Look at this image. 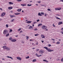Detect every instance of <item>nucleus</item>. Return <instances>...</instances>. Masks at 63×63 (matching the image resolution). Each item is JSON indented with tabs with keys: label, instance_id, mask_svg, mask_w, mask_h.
<instances>
[{
	"label": "nucleus",
	"instance_id": "obj_45",
	"mask_svg": "<svg viewBox=\"0 0 63 63\" xmlns=\"http://www.w3.org/2000/svg\"><path fill=\"white\" fill-rule=\"evenodd\" d=\"M14 20H15V19H13L11 20V21L12 22H13L14 21Z\"/></svg>",
	"mask_w": 63,
	"mask_h": 63
},
{
	"label": "nucleus",
	"instance_id": "obj_25",
	"mask_svg": "<svg viewBox=\"0 0 63 63\" xmlns=\"http://www.w3.org/2000/svg\"><path fill=\"white\" fill-rule=\"evenodd\" d=\"M16 39H14V40H12L11 41L12 42H16Z\"/></svg>",
	"mask_w": 63,
	"mask_h": 63
},
{
	"label": "nucleus",
	"instance_id": "obj_28",
	"mask_svg": "<svg viewBox=\"0 0 63 63\" xmlns=\"http://www.w3.org/2000/svg\"><path fill=\"white\" fill-rule=\"evenodd\" d=\"M9 36V33H8L7 34H6V37H8Z\"/></svg>",
	"mask_w": 63,
	"mask_h": 63
},
{
	"label": "nucleus",
	"instance_id": "obj_41",
	"mask_svg": "<svg viewBox=\"0 0 63 63\" xmlns=\"http://www.w3.org/2000/svg\"><path fill=\"white\" fill-rule=\"evenodd\" d=\"M21 5L22 6H25V5H24V4H21Z\"/></svg>",
	"mask_w": 63,
	"mask_h": 63
},
{
	"label": "nucleus",
	"instance_id": "obj_36",
	"mask_svg": "<svg viewBox=\"0 0 63 63\" xmlns=\"http://www.w3.org/2000/svg\"><path fill=\"white\" fill-rule=\"evenodd\" d=\"M21 28L19 29L18 30V31H19L20 30H21Z\"/></svg>",
	"mask_w": 63,
	"mask_h": 63
},
{
	"label": "nucleus",
	"instance_id": "obj_5",
	"mask_svg": "<svg viewBox=\"0 0 63 63\" xmlns=\"http://www.w3.org/2000/svg\"><path fill=\"white\" fill-rule=\"evenodd\" d=\"M2 47L4 49H6L7 47L6 46H4Z\"/></svg>",
	"mask_w": 63,
	"mask_h": 63
},
{
	"label": "nucleus",
	"instance_id": "obj_22",
	"mask_svg": "<svg viewBox=\"0 0 63 63\" xmlns=\"http://www.w3.org/2000/svg\"><path fill=\"white\" fill-rule=\"evenodd\" d=\"M12 37H10L9 38V40H10V41H11V40H12Z\"/></svg>",
	"mask_w": 63,
	"mask_h": 63
},
{
	"label": "nucleus",
	"instance_id": "obj_44",
	"mask_svg": "<svg viewBox=\"0 0 63 63\" xmlns=\"http://www.w3.org/2000/svg\"><path fill=\"white\" fill-rule=\"evenodd\" d=\"M39 50V49H37L36 50V51H38Z\"/></svg>",
	"mask_w": 63,
	"mask_h": 63
},
{
	"label": "nucleus",
	"instance_id": "obj_16",
	"mask_svg": "<svg viewBox=\"0 0 63 63\" xmlns=\"http://www.w3.org/2000/svg\"><path fill=\"white\" fill-rule=\"evenodd\" d=\"M32 22V21H28V22H27V23H31Z\"/></svg>",
	"mask_w": 63,
	"mask_h": 63
},
{
	"label": "nucleus",
	"instance_id": "obj_18",
	"mask_svg": "<svg viewBox=\"0 0 63 63\" xmlns=\"http://www.w3.org/2000/svg\"><path fill=\"white\" fill-rule=\"evenodd\" d=\"M36 61L37 60L36 59H35L32 60V62H35V61Z\"/></svg>",
	"mask_w": 63,
	"mask_h": 63
},
{
	"label": "nucleus",
	"instance_id": "obj_40",
	"mask_svg": "<svg viewBox=\"0 0 63 63\" xmlns=\"http://www.w3.org/2000/svg\"><path fill=\"white\" fill-rule=\"evenodd\" d=\"M51 51H53V50H50V52H51Z\"/></svg>",
	"mask_w": 63,
	"mask_h": 63
},
{
	"label": "nucleus",
	"instance_id": "obj_27",
	"mask_svg": "<svg viewBox=\"0 0 63 63\" xmlns=\"http://www.w3.org/2000/svg\"><path fill=\"white\" fill-rule=\"evenodd\" d=\"M60 44V42H57V43L56 44Z\"/></svg>",
	"mask_w": 63,
	"mask_h": 63
},
{
	"label": "nucleus",
	"instance_id": "obj_60",
	"mask_svg": "<svg viewBox=\"0 0 63 63\" xmlns=\"http://www.w3.org/2000/svg\"><path fill=\"white\" fill-rule=\"evenodd\" d=\"M46 62H47H47H48V61H46Z\"/></svg>",
	"mask_w": 63,
	"mask_h": 63
},
{
	"label": "nucleus",
	"instance_id": "obj_26",
	"mask_svg": "<svg viewBox=\"0 0 63 63\" xmlns=\"http://www.w3.org/2000/svg\"><path fill=\"white\" fill-rule=\"evenodd\" d=\"M42 25V24H39L38 25V26H41V25Z\"/></svg>",
	"mask_w": 63,
	"mask_h": 63
},
{
	"label": "nucleus",
	"instance_id": "obj_21",
	"mask_svg": "<svg viewBox=\"0 0 63 63\" xmlns=\"http://www.w3.org/2000/svg\"><path fill=\"white\" fill-rule=\"evenodd\" d=\"M32 26H30L29 27V29H30L31 28H32Z\"/></svg>",
	"mask_w": 63,
	"mask_h": 63
},
{
	"label": "nucleus",
	"instance_id": "obj_61",
	"mask_svg": "<svg viewBox=\"0 0 63 63\" xmlns=\"http://www.w3.org/2000/svg\"><path fill=\"white\" fill-rule=\"evenodd\" d=\"M36 45H38V42H37L36 43Z\"/></svg>",
	"mask_w": 63,
	"mask_h": 63
},
{
	"label": "nucleus",
	"instance_id": "obj_58",
	"mask_svg": "<svg viewBox=\"0 0 63 63\" xmlns=\"http://www.w3.org/2000/svg\"><path fill=\"white\" fill-rule=\"evenodd\" d=\"M41 6H45V7H46V6H44V5H41Z\"/></svg>",
	"mask_w": 63,
	"mask_h": 63
},
{
	"label": "nucleus",
	"instance_id": "obj_19",
	"mask_svg": "<svg viewBox=\"0 0 63 63\" xmlns=\"http://www.w3.org/2000/svg\"><path fill=\"white\" fill-rule=\"evenodd\" d=\"M38 35H39V34H38V33L35 34L34 35L35 36H38Z\"/></svg>",
	"mask_w": 63,
	"mask_h": 63
},
{
	"label": "nucleus",
	"instance_id": "obj_9",
	"mask_svg": "<svg viewBox=\"0 0 63 63\" xmlns=\"http://www.w3.org/2000/svg\"><path fill=\"white\" fill-rule=\"evenodd\" d=\"M13 9V7H8V9L9 10H11Z\"/></svg>",
	"mask_w": 63,
	"mask_h": 63
},
{
	"label": "nucleus",
	"instance_id": "obj_48",
	"mask_svg": "<svg viewBox=\"0 0 63 63\" xmlns=\"http://www.w3.org/2000/svg\"><path fill=\"white\" fill-rule=\"evenodd\" d=\"M48 46H49V47H50V46H51V45L50 44H48Z\"/></svg>",
	"mask_w": 63,
	"mask_h": 63
},
{
	"label": "nucleus",
	"instance_id": "obj_8",
	"mask_svg": "<svg viewBox=\"0 0 63 63\" xmlns=\"http://www.w3.org/2000/svg\"><path fill=\"white\" fill-rule=\"evenodd\" d=\"M41 37L42 38H45V37L44 36V35L42 34L41 35Z\"/></svg>",
	"mask_w": 63,
	"mask_h": 63
},
{
	"label": "nucleus",
	"instance_id": "obj_43",
	"mask_svg": "<svg viewBox=\"0 0 63 63\" xmlns=\"http://www.w3.org/2000/svg\"><path fill=\"white\" fill-rule=\"evenodd\" d=\"M47 10H48V11H50V9H47Z\"/></svg>",
	"mask_w": 63,
	"mask_h": 63
},
{
	"label": "nucleus",
	"instance_id": "obj_32",
	"mask_svg": "<svg viewBox=\"0 0 63 63\" xmlns=\"http://www.w3.org/2000/svg\"><path fill=\"white\" fill-rule=\"evenodd\" d=\"M37 30L38 29H37V28L35 29H34V31H37Z\"/></svg>",
	"mask_w": 63,
	"mask_h": 63
},
{
	"label": "nucleus",
	"instance_id": "obj_7",
	"mask_svg": "<svg viewBox=\"0 0 63 63\" xmlns=\"http://www.w3.org/2000/svg\"><path fill=\"white\" fill-rule=\"evenodd\" d=\"M6 50H7L8 51H10V48H9V47H7V48H6Z\"/></svg>",
	"mask_w": 63,
	"mask_h": 63
},
{
	"label": "nucleus",
	"instance_id": "obj_29",
	"mask_svg": "<svg viewBox=\"0 0 63 63\" xmlns=\"http://www.w3.org/2000/svg\"><path fill=\"white\" fill-rule=\"evenodd\" d=\"M26 37H27V40H28V39H29V37L28 36H26Z\"/></svg>",
	"mask_w": 63,
	"mask_h": 63
},
{
	"label": "nucleus",
	"instance_id": "obj_42",
	"mask_svg": "<svg viewBox=\"0 0 63 63\" xmlns=\"http://www.w3.org/2000/svg\"><path fill=\"white\" fill-rule=\"evenodd\" d=\"M57 61H59V60H60L59 59H57Z\"/></svg>",
	"mask_w": 63,
	"mask_h": 63
},
{
	"label": "nucleus",
	"instance_id": "obj_20",
	"mask_svg": "<svg viewBox=\"0 0 63 63\" xmlns=\"http://www.w3.org/2000/svg\"><path fill=\"white\" fill-rule=\"evenodd\" d=\"M38 15L39 16H42V15L40 14V13H38Z\"/></svg>",
	"mask_w": 63,
	"mask_h": 63
},
{
	"label": "nucleus",
	"instance_id": "obj_3",
	"mask_svg": "<svg viewBox=\"0 0 63 63\" xmlns=\"http://www.w3.org/2000/svg\"><path fill=\"white\" fill-rule=\"evenodd\" d=\"M40 53H41V54H42L43 53H44V51L43 50H40V51H39Z\"/></svg>",
	"mask_w": 63,
	"mask_h": 63
},
{
	"label": "nucleus",
	"instance_id": "obj_11",
	"mask_svg": "<svg viewBox=\"0 0 63 63\" xmlns=\"http://www.w3.org/2000/svg\"><path fill=\"white\" fill-rule=\"evenodd\" d=\"M15 15H20V13H15Z\"/></svg>",
	"mask_w": 63,
	"mask_h": 63
},
{
	"label": "nucleus",
	"instance_id": "obj_2",
	"mask_svg": "<svg viewBox=\"0 0 63 63\" xmlns=\"http://www.w3.org/2000/svg\"><path fill=\"white\" fill-rule=\"evenodd\" d=\"M42 28L43 29H47V26H46L43 25L42 26Z\"/></svg>",
	"mask_w": 63,
	"mask_h": 63
},
{
	"label": "nucleus",
	"instance_id": "obj_13",
	"mask_svg": "<svg viewBox=\"0 0 63 63\" xmlns=\"http://www.w3.org/2000/svg\"><path fill=\"white\" fill-rule=\"evenodd\" d=\"M21 11V9H19L17 10V11L19 12H20Z\"/></svg>",
	"mask_w": 63,
	"mask_h": 63
},
{
	"label": "nucleus",
	"instance_id": "obj_34",
	"mask_svg": "<svg viewBox=\"0 0 63 63\" xmlns=\"http://www.w3.org/2000/svg\"><path fill=\"white\" fill-rule=\"evenodd\" d=\"M40 14H42L43 15H44L45 14V13H44V12H41Z\"/></svg>",
	"mask_w": 63,
	"mask_h": 63
},
{
	"label": "nucleus",
	"instance_id": "obj_33",
	"mask_svg": "<svg viewBox=\"0 0 63 63\" xmlns=\"http://www.w3.org/2000/svg\"><path fill=\"white\" fill-rule=\"evenodd\" d=\"M61 9V8H58V10L59 11H60V10Z\"/></svg>",
	"mask_w": 63,
	"mask_h": 63
},
{
	"label": "nucleus",
	"instance_id": "obj_56",
	"mask_svg": "<svg viewBox=\"0 0 63 63\" xmlns=\"http://www.w3.org/2000/svg\"><path fill=\"white\" fill-rule=\"evenodd\" d=\"M42 43H44V41H41Z\"/></svg>",
	"mask_w": 63,
	"mask_h": 63
},
{
	"label": "nucleus",
	"instance_id": "obj_14",
	"mask_svg": "<svg viewBox=\"0 0 63 63\" xmlns=\"http://www.w3.org/2000/svg\"><path fill=\"white\" fill-rule=\"evenodd\" d=\"M62 22H60L58 23V25H60V24H62Z\"/></svg>",
	"mask_w": 63,
	"mask_h": 63
},
{
	"label": "nucleus",
	"instance_id": "obj_55",
	"mask_svg": "<svg viewBox=\"0 0 63 63\" xmlns=\"http://www.w3.org/2000/svg\"><path fill=\"white\" fill-rule=\"evenodd\" d=\"M43 61H45V62H46V60H43Z\"/></svg>",
	"mask_w": 63,
	"mask_h": 63
},
{
	"label": "nucleus",
	"instance_id": "obj_52",
	"mask_svg": "<svg viewBox=\"0 0 63 63\" xmlns=\"http://www.w3.org/2000/svg\"><path fill=\"white\" fill-rule=\"evenodd\" d=\"M51 40H52V41H55V39H53L52 38L51 39Z\"/></svg>",
	"mask_w": 63,
	"mask_h": 63
},
{
	"label": "nucleus",
	"instance_id": "obj_39",
	"mask_svg": "<svg viewBox=\"0 0 63 63\" xmlns=\"http://www.w3.org/2000/svg\"><path fill=\"white\" fill-rule=\"evenodd\" d=\"M56 18L57 19H61L58 17H56Z\"/></svg>",
	"mask_w": 63,
	"mask_h": 63
},
{
	"label": "nucleus",
	"instance_id": "obj_54",
	"mask_svg": "<svg viewBox=\"0 0 63 63\" xmlns=\"http://www.w3.org/2000/svg\"><path fill=\"white\" fill-rule=\"evenodd\" d=\"M53 27H55V25H54V24H53Z\"/></svg>",
	"mask_w": 63,
	"mask_h": 63
},
{
	"label": "nucleus",
	"instance_id": "obj_46",
	"mask_svg": "<svg viewBox=\"0 0 63 63\" xmlns=\"http://www.w3.org/2000/svg\"><path fill=\"white\" fill-rule=\"evenodd\" d=\"M61 61H62V62H63V58H62L61 59Z\"/></svg>",
	"mask_w": 63,
	"mask_h": 63
},
{
	"label": "nucleus",
	"instance_id": "obj_47",
	"mask_svg": "<svg viewBox=\"0 0 63 63\" xmlns=\"http://www.w3.org/2000/svg\"><path fill=\"white\" fill-rule=\"evenodd\" d=\"M36 23H37L36 22H33V24H35Z\"/></svg>",
	"mask_w": 63,
	"mask_h": 63
},
{
	"label": "nucleus",
	"instance_id": "obj_1",
	"mask_svg": "<svg viewBox=\"0 0 63 63\" xmlns=\"http://www.w3.org/2000/svg\"><path fill=\"white\" fill-rule=\"evenodd\" d=\"M8 32V31L7 30H5L3 32V33L4 35H6V34H7Z\"/></svg>",
	"mask_w": 63,
	"mask_h": 63
},
{
	"label": "nucleus",
	"instance_id": "obj_15",
	"mask_svg": "<svg viewBox=\"0 0 63 63\" xmlns=\"http://www.w3.org/2000/svg\"><path fill=\"white\" fill-rule=\"evenodd\" d=\"M35 55L37 57H39L40 56L39 55H38L37 53H36Z\"/></svg>",
	"mask_w": 63,
	"mask_h": 63
},
{
	"label": "nucleus",
	"instance_id": "obj_4",
	"mask_svg": "<svg viewBox=\"0 0 63 63\" xmlns=\"http://www.w3.org/2000/svg\"><path fill=\"white\" fill-rule=\"evenodd\" d=\"M5 15H6V13L3 12L1 16H5Z\"/></svg>",
	"mask_w": 63,
	"mask_h": 63
},
{
	"label": "nucleus",
	"instance_id": "obj_24",
	"mask_svg": "<svg viewBox=\"0 0 63 63\" xmlns=\"http://www.w3.org/2000/svg\"><path fill=\"white\" fill-rule=\"evenodd\" d=\"M55 10L56 11L58 10V8H55Z\"/></svg>",
	"mask_w": 63,
	"mask_h": 63
},
{
	"label": "nucleus",
	"instance_id": "obj_31",
	"mask_svg": "<svg viewBox=\"0 0 63 63\" xmlns=\"http://www.w3.org/2000/svg\"><path fill=\"white\" fill-rule=\"evenodd\" d=\"M27 5L28 6H32V4H28Z\"/></svg>",
	"mask_w": 63,
	"mask_h": 63
},
{
	"label": "nucleus",
	"instance_id": "obj_6",
	"mask_svg": "<svg viewBox=\"0 0 63 63\" xmlns=\"http://www.w3.org/2000/svg\"><path fill=\"white\" fill-rule=\"evenodd\" d=\"M16 58L18 60H21V58L19 57H17Z\"/></svg>",
	"mask_w": 63,
	"mask_h": 63
},
{
	"label": "nucleus",
	"instance_id": "obj_49",
	"mask_svg": "<svg viewBox=\"0 0 63 63\" xmlns=\"http://www.w3.org/2000/svg\"><path fill=\"white\" fill-rule=\"evenodd\" d=\"M21 1H22V0H18V2H20Z\"/></svg>",
	"mask_w": 63,
	"mask_h": 63
},
{
	"label": "nucleus",
	"instance_id": "obj_17",
	"mask_svg": "<svg viewBox=\"0 0 63 63\" xmlns=\"http://www.w3.org/2000/svg\"><path fill=\"white\" fill-rule=\"evenodd\" d=\"M9 4L10 5H11V4H12V5H13L14 4V3L11 2H9Z\"/></svg>",
	"mask_w": 63,
	"mask_h": 63
},
{
	"label": "nucleus",
	"instance_id": "obj_53",
	"mask_svg": "<svg viewBox=\"0 0 63 63\" xmlns=\"http://www.w3.org/2000/svg\"><path fill=\"white\" fill-rule=\"evenodd\" d=\"M38 3H41V1H38Z\"/></svg>",
	"mask_w": 63,
	"mask_h": 63
},
{
	"label": "nucleus",
	"instance_id": "obj_10",
	"mask_svg": "<svg viewBox=\"0 0 63 63\" xmlns=\"http://www.w3.org/2000/svg\"><path fill=\"white\" fill-rule=\"evenodd\" d=\"M10 17H11V18H12V17H15V15H10Z\"/></svg>",
	"mask_w": 63,
	"mask_h": 63
},
{
	"label": "nucleus",
	"instance_id": "obj_62",
	"mask_svg": "<svg viewBox=\"0 0 63 63\" xmlns=\"http://www.w3.org/2000/svg\"><path fill=\"white\" fill-rule=\"evenodd\" d=\"M33 49H35V48H32Z\"/></svg>",
	"mask_w": 63,
	"mask_h": 63
},
{
	"label": "nucleus",
	"instance_id": "obj_59",
	"mask_svg": "<svg viewBox=\"0 0 63 63\" xmlns=\"http://www.w3.org/2000/svg\"><path fill=\"white\" fill-rule=\"evenodd\" d=\"M45 16H47V14H46L44 15Z\"/></svg>",
	"mask_w": 63,
	"mask_h": 63
},
{
	"label": "nucleus",
	"instance_id": "obj_12",
	"mask_svg": "<svg viewBox=\"0 0 63 63\" xmlns=\"http://www.w3.org/2000/svg\"><path fill=\"white\" fill-rule=\"evenodd\" d=\"M7 58H11V59H12V60H13V58L11 57H9V56H7Z\"/></svg>",
	"mask_w": 63,
	"mask_h": 63
},
{
	"label": "nucleus",
	"instance_id": "obj_64",
	"mask_svg": "<svg viewBox=\"0 0 63 63\" xmlns=\"http://www.w3.org/2000/svg\"><path fill=\"white\" fill-rule=\"evenodd\" d=\"M55 41L53 42V43H55Z\"/></svg>",
	"mask_w": 63,
	"mask_h": 63
},
{
	"label": "nucleus",
	"instance_id": "obj_51",
	"mask_svg": "<svg viewBox=\"0 0 63 63\" xmlns=\"http://www.w3.org/2000/svg\"><path fill=\"white\" fill-rule=\"evenodd\" d=\"M61 33L62 34H63V31L61 32Z\"/></svg>",
	"mask_w": 63,
	"mask_h": 63
},
{
	"label": "nucleus",
	"instance_id": "obj_23",
	"mask_svg": "<svg viewBox=\"0 0 63 63\" xmlns=\"http://www.w3.org/2000/svg\"><path fill=\"white\" fill-rule=\"evenodd\" d=\"M44 48H45V49H46L47 50L48 49V48H47V47H44Z\"/></svg>",
	"mask_w": 63,
	"mask_h": 63
},
{
	"label": "nucleus",
	"instance_id": "obj_38",
	"mask_svg": "<svg viewBox=\"0 0 63 63\" xmlns=\"http://www.w3.org/2000/svg\"><path fill=\"white\" fill-rule=\"evenodd\" d=\"M26 58L28 59V58H29V56H28L27 57H26Z\"/></svg>",
	"mask_w": 63,
	"mask_h": 63
},
{
	"label": "nucleus",
	"instance_id": "obj_35",
	"mask_svg": "<svg viewBox=\"0 0 63 63\" xmlns=\"http://www.w3.org/2000/svg\"><path fill=\"white\" fill-rule=\"evenodd\" d=\"M50 49H47V51H49V52H50Z\"/></svg>",
	"mask_w": 63,
	"mask_h": 63
},
{
	"label": "nucleus",
	"instance_id": "obj_50",
	"mask_svg": "<svg viewBox=\"0 0 63 63\" xmlns=\"http://www.w3.org/2000/svg\"><path fill=\"white\" fill-rule=\"evenodd\" d=\"M37 22H38V21H40V20L39 19H38L37 20Z\"/></svg>",
	"mask_w": 63,
	"mask_h": 63
},
{
	"label": "nucleus",
	"instance_id": "obj_37",
	"mask_svg": "<svg viewBox=\"0 0 63 63\" xmlns=\"http://www.w3.org/2000/svg\"><path fill=\"white\" fill-rule=\"evenodd\" d=\"M6 26L7 28H8V27H9V26H8V24H6Z\"/></svg>",
	"mask_w": 63,
	"mask_h": 63
},
{
	"label": "nucleus",
	"instance_id": "obj_63",
	"mask_svg": "<svg viewBox=\"0 0 63 63\" xmlns=\"http://www.w3.org/2000/svg\"><path fill=\"white\" fill-rule=\"evenodd\" d=\"M22 32V31H20V33H21V32Z\"/></svg>",
	"mask_w": 63,
	"mask_h": 63
},
{
	"label": "nucleus",
	"instance_id": "obj_57",
	"mask_svg": "<svg viewBox=\"0 0 63 63\" xmlns=\"http://www.w3.org/2000/svg\"><path fill=\"white\" fill-rule=\"evenodd\" d=\"M63 28H62L61 29V30H62V31H63Z\"/></svg>",
	"mask_w": 63,
	"mask_h": 63
},
{
	"label": "nucleus",
	"instance_id": "obj_30",
	"mask_svg": "<svg viewBox=\"0 0 63 63\" xmlns=\"http://www.w3.org/2000/svg\"><path fill=\"white\" fill-rule=\"evenodd\" d=\"M10 31L9 32H12V31H13L12 30V29H10Z\"/></svg>",
	"mask_w": 63,
	"mask_h": 63
}]
</instances>
